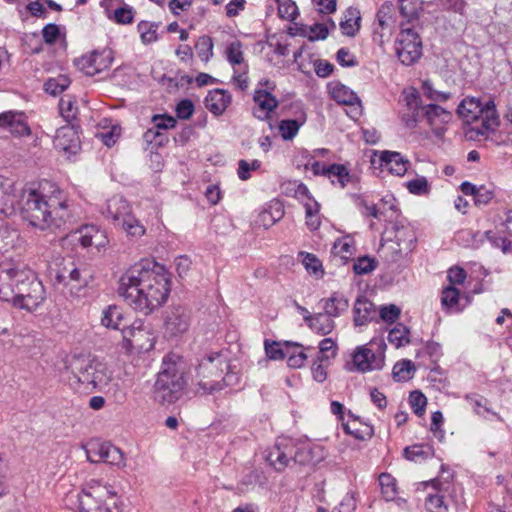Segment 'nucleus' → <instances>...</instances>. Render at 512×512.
<instances>
[{"mask_svg": "<svg viewBox=\"0 0 512 512\" xmlns=\"http://www.w3.org/2000/svg\"><path fill=\"white\" fill-rule=\"evenodd\" d=\"M406 110L401 114V120L407 128H415L423 117L422 100L419 92L412 89L410 92H404Z\"/></svg>", "mask_w": 512, "mask_h": 512, "instance_id": "17", "label": "nucleus"}, {"mask_svg": "<svg viewBox=\"0 0 512 512\" xmlns=\"http://www.w3.org/2000/svg\"><path fill=\"white\" fill-rule=\"evenodd\" d=\"M265 460L276 471L283 472L291 462L299 465L314 463V451L309 443L290 437H279L265 454Z\"/></svg>", "mask_w": 512, "mask_h": 512, "instance_id": "6", "label": "nucleus"}, {"mask_svg": "<svg viewBox=\"0 0 512 512\" xmlns=\"http://www.w3.org/2000/svg\"><path fill=\"white\" fill-rule=\"evenodd\" d=\"M405 186L414 195H427L430 191V185L424 176H418L408 181Z\"/></svg>", "mask_w": 512, "mask_h": 512, "instance_id": "57", "label": "nucleus"}, {"mask_svg": "<svg viewBox=\"0 0 512 512\" xmlns=\"http://www.w3.org/2000/svg\"><path fill=\"white\" fill-rule=\"evenodd\" d=\"M55 283L69 287L70 291L80 290L87 286L88 282L82 277L80 269L72 260H64L55 273Z\"/></svg>", "mask_w": 512, "mask_h": 512, "instance_id": "15", "label": "nucleus"}, {"mask_svg": "<svg viewBox=\"0 0 512 512\" xmlns=\"http://www.w3.org/2000/svg\"><path fill=\"white\" fill-rule=\"evenodd\" d=\"M187 385L186 365L181 357L168 355L153 387V399L161 405L172 404L181 398Z\"/></svg>", "mask_w": 512, "mask_h": 512, "instance_id": "5", "label": "nucleus"}, {"mask_svg": "<svg viewBox=\"0 0 512 512\" xmlns=\"http://www.w3.org/2000/svg\"><path fill=\"white\" fill-rule=\"evenodd\" d=\"M278 5V16L284 20L293 21L298 16V8L292 0H275Z\"/></svg>", "mask_w": 512, "mask_h": 512, "instance_id": "54", "label": "nucleus"}, {"mask_svg": "<svg viewBox=\"0 0 512 512\" xmlns=\"http://www.w3.org/2000/svg\"><path fill=\"white\" fill-rule=\"evenodd\" d=\"M403 456L409 461H425L434 456V449L430 445L415 444L407 446L403 450Z\"/></svg>", "mask_w": 512, "mask_h": 512, "instance_id": "34", "label": "nucleus"}, {"mask_svg": "<svg viewBox=\"0 0 512 512\" xmlns=\"http://www.w3.org/2000/svg\"><path fill=\"white\" fill-rule=\"evenodd\" d=\"M170 286L163 266L142 260L122 274L117 292L134 310L148 315L167 301Z\"/></svg>", "mask_w": 512, "mask_h": 512, "instance_id": "1", "label": "nucleus"}, {"mask_svg": "<svg viewBox=\"0 0 512 512\" xmlns=\"http://www.w3.org/2000/svg\"><path fill=\"white\" fill-rule=\"evenodd\" d=\"M360 21V11L355 7L347 8L339 24L342 33L346 36L354 37L360 29Z\"/></svg>", "mask_w": 512, "mask_h": 512, "instance_id": "28", "label": "nucleus"}, {"mask_svg": "<svg viewBox=\"0 0 512 512\" xmlns=\"http://www.w3.org/2000/svg\"><path fill=\"white\" fill-rule=\"evenodd\" d=\"M105 493L98 491L78 494L80 512H123V501L111 485H104Z\"/></svg>", "mask_w": 512, "mask_h": 512, "instance_id": "9", "label": "nucleus"}, {"mask_svg": "<svg viewBox=\"0 0 512 512\" xmlns=\"http://www.w3.org/2000/svg\"><path fill=\"white\" fill-rule=\"evenodd\" d=\"M349 307V302L346 297L341 294L333 293L330 298L325 301L324 310L331 317H338L345 312Z\"/></svg>", "mask_w": 512, "mask_h": 512, "instance_id": "37", "label": "nucleus"}, {"mask_svg": "<svg viewBox=\"0 0 512 512\" xmlns=\"http://www.w3.org/2000/svg\"><path fill=\"white\" fill-rule=\"evenodd\" d=\"M119 226L131 239H139L146 233V228L134 215L125 219Z\"/></svg>", "mask_w": 512, "mask_h": 512, "instance_id": "41", "label": "nucleus"}, {"mask_svg": "<svg viewBox=\"0 0 512 512\" xmlns=\"http://www.w3.org/2000/svg\"><path fill=\"white\" fill-rule=\"evenodd\" d=\"M138 32L143 43L149 44L158 39V25L148 21H140L137 26Z\"/></svg>", "mask_w": 512, "mask_h": 512, "instance_id": "53", "label": "nucleus"}, {"mask_svg": "<svg viewBox=\"0 0 512 512\" xmlns=\"http://www.w3.org/2000/svg\"><path fill=\"white\" fill-rule=\"evenodd\" d=\"M72 202L60 190L46 196L31 190L22 205L21 215L31 226L45 229H65L73 220Z\"/></svg>", "mask_w": 512, "mask_h": 512, "instance_id": "3", "label": "nucleus"}, {"mask_svg": "<svg viewBox=\"0 0 512 512\" xmlns=\"http://www.w3.org/2000/svg\"><path fill=\"white\" fill-rule=\"evenodd\" d=\"M224 351L205 355L196 368V385L202 394L210 395L238 384L239 377Z\"/></svg>", "mask_w": 512, "mask_h": 512, "instance_id": "4", "label": "nucleus"}, {"mask_svg": "<svg viewBox=\"0 0 512 512\" xmlns=\"http://www.w3.org/2000/svg\"><path fill=\"white\" fill-rule=\"evenodd\" d=\"M423 117L430 126L448 123L452 114L437 104H428L423 107Z\"/></svg>", "mask_w": 512, "mask_h": 512, "instance_id": "31", "label": "nucleus"}, {"mask_svg": "<svg viewBox=\"0 0 512 512\" xmlns=\"http://www.w3.org/2000/svg\"><path fill=\"white\" fill-rule=\"evenodd\" d=\"M336 60L342 67H354L358 64L356 57L346 47H342L337 51Z\"/></svg>", "mask_w": 512, "mask_h": 512, "instance_id": "62", "label": "nucleus"}, {"mask_svg": "<svg viewBox=\"0 0 512 512\" xmlns=\"http://www.w3.org/2000/svg\"><path fill=\"white\" fill-rule=\"evenodd\" d=\"M415 366L410 360H402L397 362L392 370V376L395 381L405 382L413 377Z\"/></svg>", "mask_w": 512, "mask_h": 512, "instance_id": "43", "label": "nucleus"}, {"mask_svg": "<svg viewBox=\"0 0 512 512\" xmlns=\"http://www.w3.org/2000/svg\"><path fill=\"white\" fill-rule=\"evenodd\" d=\"M377 311L375 305L363 295L357 297L353 306V322L355 326H364L375 320Z\"/></svg>", "mask_w": 512, "mask_h": 512, "instance_id": "21", "label": "nucleus"}, {"mask_svg": "<svg viewBox=\"0 0 512 512\" xmlns=\"http://www.w3.org/2000/svg\"><path fill=\"white\" fill-rule=\"evenodd\" d=\"M400 313V308L394 304L382 306L379 311L380 318L387 323L395 322L400 316Z\"/></svg>", "mask_w": 512, "mask_h": 512, "instance_id": "64", "label": "nucleus"}, {"mask_svg": "<svg viewBox=\"0 0 512 512\" xmlns=\"http://www.w3.org/2000/svg\"><path fill=\"white\" fill-rule=\"evenodd\" d=\"M112 62V51L104 49L102 51L95 50L90 55L82 56L78 64L87 75L93 76L108 69Z\"/></svg>", "mask_w": 512, "mask_h": 512, "instance_id": "16", "label": "nucleus"}, {"mask_svg": "<svg viewBox=\"0 0 512 512\" xmlns=\"http://www.w3.org/2000/svg\"><path fill=\"white\" fill-rule=\"evenodd\" d=\"M285 345V358L287 364L291 368H301L304 366L307 355L304 352L303 346L296 342H284Z\"/></svg>", "mask_w": 512, "mask_h": 512, "instance_id": "29", "label": "nucleus"}, {"mask_svg": "<svg viewBox=\"0 0 512 512\" xmlns=\"http://www.w3.org/2000/svg\"><path fill=\"white\" fill-rule=\"evenodd\" d=\"M304 320L320 335L331 333L335 327L332 317L326 312L304 316Z\"/></svg>", "mask_w": 512, "mask_h": 512, "instance_id": "27", "label": "nucleus"}, {"mask_svg": "<svg viewBox=\"0 0 512 512\" xmlns=\"http://www.w3.org/2000/svg\"><path fill=\"white\" fill-rule=\"evenodd\" d=\"M195 49L197 51L198 57L207 62L213 56V41L210 36L203 35L198 38L195 43Z\"/></svg>", "mask_w": 512, "mask_h": 512, "instance_id": "52", "label": "nucleus"}, {"mask_svg": "<svg viewBox=\"0 0 512 512\" xmlns=\"http://www.w3.org/2000/svg\"><path fill=\"white\" fill-rule=\"evenodd\" d=\"M232 96L229 91L224 89H214L209 91L205 98L206 108L214 115H222L231 104Z\"/></svg>", "mask_w": 512, "mask_h": 512, "instance_id": "25", "label": "nucleus"}, {"mask_svg": "<svg viewBox=\"0 0 512 512\" xmlns=\"http://www.w3.org/2000/svg\"><path fill=\"white\" fill-rule=\"evenodd\" d=\"M331 96L338 103L353 105L357 100V95L345 85L336 84L331 88Z\"/></svg>", "mask_w": 512, "mask_h": 512, "instance_id": "47", "label": "nucleus"}, {"mask_svg": "<svg viewBox=\"0 0 512 512\" xmlns=\"http://www.w3.org/2000/svg\"><path fill=\"white\" fill-rule=\"evenodd\" d=\"M337 354V344L332 338H325L319 343L317 359L319 362H328Z\"/></svg>", "mask_w": 512, "mask_h": 512, "instance_id": "51", "label": "nucleus"}, {"mask_svg": "<svg viewBox=\"0 0 512 512\" xmlns=\"http://www.w3.org/2000/svg\"><path fill=\"white\" fill-rule=\"evenodd\" d=\"M306 122V113L301 110L295 119L282 120L279 123V132L284 140H292L298 133L300 127Z\"/></svg>", "mask_w": 512, "mask_h": 512, "instance_id": "32", "label": "nucleus"}, {"mask_svg": "<svg viewBox=\"0 0 512 512\" xmlns=\"http://www.w3.org/2000/svg\"><path fill=\"white\" fill-rule=\"evenodd\" d=\"M355 203L363 216L373 217L382 220L385 213L377 208L375 204H370L363 196L355 195Z\"/></svg>", "mask_w": 512, "mask_h": 512, "instance_id": "49", "label": "nucleus"}, {"mask_svg": "<svg viewBox=\"0 0 512 512\" xmlns=\"http://www.w3.org/2000/svg\"><path fill=\"white\" fill-rule=\"evenodd\" d=\"M135 10L133 7L125 4L114 11L113 20L117 24L127 25L134 21Z\"/></svg>", "mask_w": 512, "mask_h": 512, "instance_id": "59", "label": "nucleus"}, {"mask_svg": "<svg viewBox=\"0 0 512 512\" xmlns=\"http://www.w3.org/2000/svg\"><path fill=\"white\" fill-rule=\"evenodd\" d=\"M53 143L58 150L67 153H75L80 144L75 125L72 124L59 128Z\"/></svg>", "mask_w": 512, "mask_h": 512, "instance_id": "22", "label": "nucleus"}, {"mask_svg": "<svg viewBox=\"0 0 512 512\" xmlns=\"http://www.w3.org/2000/svg\"><path fill=\"white\" fill-rule=\"evenodd\" d=\"M16 195L9 179L0 176V214L11 215L15 211Z\"/></svg>", "mask_w": 512, "mask_h": 512, "instance_id": "26", "label": "nucleus"}, {"mask_svg": "<svg viewBox=\"0 0 512 512\" xmlns=\"http://www.w3.org/2000/svg\"><path fill=\"white\" fill-rule=\"evenodd\" d=\"M242 44L240 41H234L229 44V46L226 49V57L227 60L232 65H238L241 64L244 61L243 58V52L241 50Z\"/></svg>", "mask_w": 512, "mask_h": 512, "instance_id": "60", "label": "nucleus"}, {"mask_svg": "<svg viewBox=\"0 0 512 512\" xmlns=\"http://www.w3.org/2000/svg\"><path fill=\"white\" fill-rule=\"evenodd\" d=\"M457 113L467 123L481 120V126L474 129L480 135L494 131L499 125V116L493 100L483 104L480 99L465 98L458 105Z\"/></svg>", "mask_w": 512, "mask_h": 512, "instance_id": "7", "label": "nucleus"}, {"mask_svg": "<svg viewBox=\"0 0 512 512\" xmlns=\"http://www.w3.org/2000/svg\"><path fill=\"white\" fill-rule=\"evenodd\" d=\"M153 127L157 130H168L176 126V119L167 114H155L151 119Z\"/></svg>", "mask_w": 512, "mask_h": 512, "instance_id": "61", "label": "nucleus"}, {"mask_svg": "<svg viewBox=\"0 0 512 512\" xmlns=\"http://www.w3.org/2000/svg\"><path fill=\"white\" fill-rule=\"evenodd\" d=\"M467 401L472 405L474 412L483 418H487L485 413L491 414L498 421H503V418L499 413L492 411L489 407H487L488 400L483 396H466Z\"/></svg>", "mask_w": 512, "mask_h": 512, "instance_id": "42", "label": "nucleus"}, {"mask_svg": "<svg viewBox=\"0 0 512 512\" xmlns=\"http://www.w3.org/2000/svg\"><path fill=\"white\" fill-rule=\"evenodd\" d=\"M75 236L83 248H89L93 246L95 237H101V230L95 225H85L75 232Z\"/></svg>", "mask_w": 512, "mask_h": 512, "instance_id": "40", "label": "nucleus"}, {"mask_svg": "<svg viewBox=\"0 0 512 512\" xmlns=\"http://www.w3.org/2000/svg\"><path fill=\"white\" fill-rule=\"evenodd\" d=\"M46 298L42 281L28 265L12 259L0 263V300L32 313Z\"/></svg>", "mask_w": 512, "mask_h": 512, "instance_id": "2", "label": "nucleus"}, {"mask_svg": "<svg viewBox=\"0 0 512 512\" xmlns=\"http://www.w3.org/2000/svg\"><path fill=\"white\" fill-rule=\"evenodd\" d=\"M399 12L407 21L404 22L406 26L418 21L419 12L422 10V1L420 0H398Z\"/></svg>", "mask_w": 512, "mask_h": 512, "instance_id": "35", "label": "nucleus"}, {"mask_svg": "<svg viewBox=\"0 0 512 512\" xmlns=\"http://www.w3.org/2000/svg\"><path fill=\"white\" fill-rule=\"evenodd\" d=\"M354 242L349 237L339 238L334 242L332 254L340 257L342 260H348L354 253Z\"/></svg>", "mask_w": 512, "mask_h": 512, "instance_id": "45", "label": "nucleus"}, {"mask_svg": "<svg viewBox=\"0 0 512 512\" xmlns=\"http://www.w3.org/2000/svg\"><path fill=\"white\" fill-rule=\"evenodd\" d=\"M126 316L122 312V309L117 305H109L103 311L101 318V324L110 329L121 330L124 324Z\"/></svg>", "mask_w": 512, "mask_h": 512, "instance_id": "30", "label": "nucleus"}, {"mask_svg": "<svg viewBox=\"0 0 512 512\" xmlns=\"http://www.w3.org/2000/svg\"><path fill=\"white\" fill-rule=\"evenodd\" d=\"M460 292L459 290L449 285L442 290L441 304L443 308L449 312H460L462 307L459 303Z\"/></svg>", "mask_w": 512, "mask_h": 512, "instance_id": "36", "label": "nucleus"}, {"mask_svg": "<svg viewBox=\"0 0 512 512\" xmlns=\"http://www.w3.org/2000/svg\"><path fill=\"white\" fill-rule=\"evenodd\" d=\"M395 53L398 60L405 66L415 64L422 57V39L414 26L400 24V31L395 39Z\"/></svg>", "mask_w": 512, "mask_h": 512, "instance_id": "10", "label": "nucleus"}, {"mask_svg": "<svg viewBox=\"0 0 512 512\" xmlns=\"http://www.w3.org/2000/svg\"><path fill=\"white\" fill-rule=\"evenodd\" d=\"M70 369L79 383L94 389L103 388L111 379L106 365L95 358L75 357L70 364Z\"/></svg>", "mask_w": 512, "mask_h": 512, "instance_id": "8", "label": "nucleus"}, {"mask_svg": "<svg viewBox=\"0 0 512 512\" xmlns=\"http://www.w3.org/2000/svg\"><path fill=\"white\" fill-rule=\"evenodd\" d=\"M143 140L148 146H150L152 151L153 149L165 146L168 143L169 138L166 133L151 127L144 132Z\"/></svg>", "mask_w": 512, "mask_h": 512, "instance_id": "44", "label": "nucleus"}, {"mask_svg": "<svg viewBox=\"0 0 512 512\" xmlns=\"http://www.w3.org/2000/svg\"><path fill=\"white\" fill-rule=\"evenodd\" d=\"M87 458L90 462H104L115 466L124 464L121 450L110 442L91 443L87 450Z\"/></svg>", "mask_w": 512, "mask_h": 512, "instance_id": "14", "label": "nucleus"}, {"mask_svg": "<svg viewBox=\"0 0 512 512\" xmlns=\"http://www.w3.org/2000/svg\"><path fill=\"white\" fill-rule=\"evenodd\" d=\"M326 177L330 179L333 185L338 184L341 188H345L354 180V176L350 174L345 165L336 163L329 165Z\"/></svg>", "mask_w": 512, "mask_h": 512, "instance_id": "33", "label": "nucleus"}, {"mask_svg": "<svg viewBox=\"0 0 512 512\" xmlns=\"http://www.w3.org/2000/svg\"><path fill=\"white\" fill-rule=\"evenodd\" d=\"M258 85L265 88H257L254 91L253 100L258 107L254 109L253 115L260 120H266L279 104L277 98L271 93L275 90L276 83L269 79H262Z\"/></svg>", "mask_w": 512, "mask_h": 512, "instance_id": "12", "label": "nucleus"}, {"mask_svg": "<svg viewBox=\"0 0 512 512\" xmlns=\"http://www.w3.org/2000/svg\"><path fill=\"white\" fill-rule=\"evenodd\" d=\"M349 420L342 423L344 432L353 436L357 440H369L374 435V428L371 424L363 422L359 416L353 414L350 410L347 412Z\"/></svg>", "mask_w": 512, "mask_h": 512, "instance_id": "20", "label": "nucleus"}, {"mask_svg": "<svg viewBox=\"0 0 512 512\" xmlns=\"http://www.w3.org/2000/svg\"><path fill=\"white\" fill-rule=\"evenodd\" d=\"M409 329L402 323H397L388 333V341L396 348L409 343Z\"/></svg>", "mask_w": 512, "mask_h": 512, "instance_id": "48", "label": "nucleus"}, {"mask_svg": "<svg viewBox=\"0 0 512 512\" xmlns=\"http://www.w3.org/2000/svg\"><path fill=\"white\" fill-rule=\"evenodd\" d=\"M385 347L382 339H372L368 345L358 346L352 354L354 370L364 373L381 369L384 365Z\"/></svg>", "mask_w": 512, "mask_h": 512, "instance_id": "11", "label": "nucleus"}, {"mask_svg": "<svg viewBox=\"0 0 512 512\" xmlns=\"http://www.w3.org/2000/svg\"><path fill=\"white\" fill-rule=\"evenodd\" d=\"M409 403L417 416H422L425 413L427 398L422 392L418 390L412 391L409 395Z\"/></svg>", "mask_w": 512, "mask_h": 512, "instance_id": "58", "label": "nucleus"}, {"mask_svg": "<svg viewBox=\"0 0 512 512\" xmlns=\"http://www.w3.org/2000/svg\"><path fill=\"white\" fill-rule=\"evenodd\" d=\"M409 165V160L404 158L399 152L382 151L380 154V167L397 176H403L407 172Z\"/></svg>", "mask_w": 512, "mask_h": 512, "instance_id": "23", "label": "nucleus"}, {"mask_svg": "<svg viewBox=\"0 0 512 512\" xmlns=\"http://www.w3.org/2000/svg\"><path fill=\"white\" fill-rule=\"evenodd\" d=\"M190 326V313L183 306H175L166 311L164 318V333L173 338L184 334Z\"/></svg>", "mask_w": 512, "mask_h": 512, "instance_id": "13", "label": "nucleus"}, {"mask_svg": "<svg viewBox=\"0 0 512 512\" xmlns=\"http://www.w3.org/2000/svg\"><path fill=\"white\" fill-rule=\"evenodd\" d=\"M70 85V80L64 75H59L57 78H50L44 84L46 93L56 96L61 94Z\"/></svg>", "mask_w": 512, "mask_h": 512, "instance_id": "50", "label": "nucleus"}, {"mask_svg": "<svg viewBox=\"0 0 512 512\" xmlns=\"http://www.w3.org/2000/svg\"><path fill=\"white\" fill-rule=\"evenodd\" d=\"M302 264L308 273L322 276L324 274L323 265L320 259L312 253L301 251L298 254Z\"/></svg>", "mask_w": 512, "mask_h": 512, "instance_id": "46", "label": "nucleus"}, {"mask_svg": "<svg viewBox=\"0 0 512 512\" xmlns=\"http://www.w3.org/2000/svg\"><path fill=\"white\" fill-rule=\"evenodd\" d=\"M377 267V261L369 256L359 257L353 265V271L356 275H364L372 272Z\"/></svg>", "mask_w": 512, "mask_h": 512, "instance_id": "56", "label": "nucleus"}, {"mask_svg": "<svg viewBox=\"0 0 512 512\" xmlns=\"http://www.w3.org/2000/svg\"><path fill=\"white\" fill-rule=\"evenodd\" d=\"M379 485L381 493L386 501H392L398 494L396 479L389 473H381L379 475Z\"/></svg>", "mask_w": 512, "mask_h": 512, "instance_id": "39", "label": "nucleus"}, {"mask_svg": "<svg viewBox=\"0 0 512 512\" xmlns=\"http://www.w3.org/2000/svg\"><path fill=\"white\" fill-rule=\"evenodd\" d=\"M432 486L436 490L435 494H428L425 500V507L430 512H448V505L445 498L450 489V482L446 479L441 481L436 478L431 481Z\"/></svg>", "mask_w": 512, "mask_h": 512, "instance_id": "18", "label": "nucleus"}, {"mask_svg": "<svg viewBox=\"0 0 512 512\" xmlns=\"http://www.w3.org/2000/svg\"><path fill=\"white\" fill-rule=\"evenodd\" d=\"M142 321L136 320L133 323H129L128 319L126 318L124 321V324L122 326V329L120 330L123 334V339L126 341H129L131 337H135L137 334L141 333L142 331Z\"/></svg>", "mask_w": 512, "mask_h": 512, "instance_id": "63", "label": "nucleus"}, {"mask_svg": "<svg viewBox=\"0 0 512 512\" xmlns=\"http://www.w3.org/2000/svg\"><path fill=\"white\" fill-rule=\"evenodd\" d=\"M264 348L267 357L271 360H283L285 359V345L278 341H271L265 339Z\"/></svg>", "mask_w": 512, "mask_h": 512, "instance_id": "55", "label": "nucleus"}, {"mask_svg": "<svg viewBox=\"0 0 512 512\" xmlns=\"http://www.w3.org/2000/svg\"><path fill=\"white\" fill-rule=\"evenodd\" d=\"M0 126L8 128L15 136H27L31 133L23 113L8 111L0 114Z\"/></svg>", "mask_w": 512, "mask_h": 512, "instance_id": "24", "label": "nucleus"}, {"mask_svg": "<svg viewBox=\"0 0 512 512\" xmlns=\"http://www.w3.org/2000/svg\"><path fill=\"white\" fill-rule=\"evenodd\" d=\"M59 111L61 116L70 125L77 119L78 107L72 96L65 95L59 101Z\"/></svg>", "mask_w": 512, "mask_h": 512, "instance_id": "38", "label": "nucleus"}, {"mask_svg": "<svg viewBox=\"0 0 512 512\" xmlns=\"http://www.w3.org/2000/svg\"><path fill=\"white\" fill-rule=\"evenodd\" d=\"M104 215L115 226H119L125 219L130 218L133 213L130 203L124 197L115 195L107 201Z\"/></svg>", "mask_w": 512, "mask_h": 512, "instance_id": "19", "label": "nucleus"}]
</instances>
